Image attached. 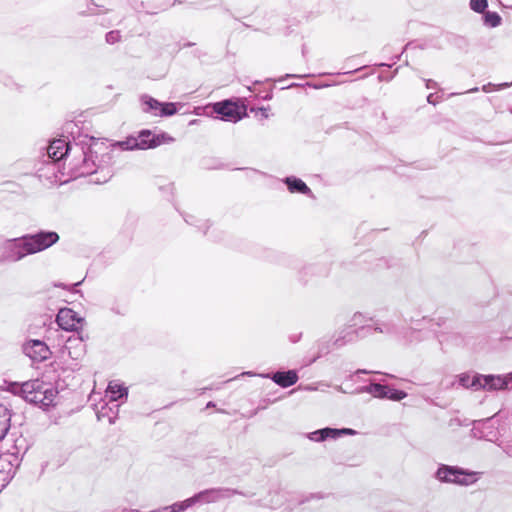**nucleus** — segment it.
Here are the masks:
<instances>
[{"instance_id": "nucleus-7", "label": "nucleus", "mask_w": 512, "mask_h": 512, "mask_svg": "<svg viewBox=\"0 0 512 512\" xmlns=\"http://www.w3.org/2000/svg\"><path fill=\"white\" fill-rule=\"evenodd\" d=\"M364 316L361 313H355L351 319V324L341 329L335 339L332 341L333 347L336 349L354 342L358 338L357 325L363 322Z\"/></svg>"}, {"instance_id": "nucleus-39", "label": "nucleus", "mask_w": 512, "mask_h": 512, "mask_svg": "<svg viewBox=\"0 0 512 512\" xmlns=\"http://www.w3.org/2000/svg\"><path fill=\"white\" fill-rule=\"evenodd\" d=\"M310 74L298 75V74H286L285 78H306L310 77Z\"/></svg>"}, {"instance_id": "nucleus-44", "label": "nucleus", "mask_w": 512, "mask_h": 512, "mask_svg": "<svg viewBox=\"0 0 512 512\" xmlns=\"http://www.w3.org/2000/svg\"><path fill=\"white\" fill-rule=\"evenodd\" d=\"M306 86H309V87H313L314 89H319L321 88L322 86L321 85H316V84H312V83H306L305 84Z\"/></svg>"}, {"instance_id": "nucleus-33", "label": "nucleus", "mask_w": 512, "mask_h": 512, "mask_svg": "<svg viewBox=\"0 0 512 512\" xmlns=\"http://www.w3.org/2000/svg\"><path fill=\"white\" fill-rule=\"evenodd\" d=\"M332 430L335 432V433H332V439H336L342 435H354L356 433L355 430L350 429V428H342V429L332 428Z\"/></svg>"}, {"instance_id": "nucleus-6", "label": "nucleus", "mask_w": 512, "mask_h": 512, "mask_svg": "<svg viewBox=\"0 0 512 512\" xmlns=\"http://www.w3.org/2000/svg\"><path fill=\"white\" fill-rule=\"evenodd\" d=\"M141 101L144 105L143 111L150 113L153 116L168 117L177 113V107L175 103L160 102L149 95H143L141 97Z\"/></svg>"}, {"instance_id": "nucleus-20", "label": "nucleus", "mask_w": 512, "mask_h": 512, "mask_svg": "<svg viewBox=\"0 0 512 512\" xmlns=\"http://www.w3.org/2000/svg\"><path fill=\"white\" fill-rule=\"evenodd\" d=\"M11 413L3 404H0V440H2L10 429Z\"/></svg>"}, {"instance_id": "nucleus-51", "label": "nucleus", "mask_w": 512, "mask_h": 512, "mask_svg": "<svg viewBox=\"0 0 512 512\" xmlns=\"http://www.w3.org/2000/svg\"><path fill=\"white\" fill-rule=\"evenodd\" d=\"M131 512H133V511H131ZM134 512H139V511H137V510H136V511H134Z\"/></svg>"}, {"instance_id": "nucleus-19", "label": "nucleus", "mask_w": 512, "mask_h": 512, "mask_svg": "<svg viewBox=\"0 0 512 512\" xmlns=\"http://www.w3.org/2000/svg\"><path fill=\"white\" fill-rule=\"evenodd\" d=\"M481 379L482 374H475L473 377L468 373H462L457 376V382L464 388H470L472 390H481Z\"/></svg>"}, {"instance_id": "nucleus-5", "label": "nucleus", "mask_w": 512, "mask_h": 512, "mask_svg": "<svg viewBox=\"0 0 512 512\" xmlns=\"http://www.w3.org/2000/svg\"><path fill=\"white\" fill-rule=\"evenodd\" d=\"M21 462L22 456L18 451L6 452L0 455V492L13 479Z\"/></svg>"}, {"instance_id": "nucleus-35", "label": "nucleus", "mask_w": 512, "mask_h": 512, "mask_svg": "<svg viewBox=\"0 0 512 512\" xmlns=\"http://www.w3.org/2000/svg\"><path fill=\"white\" fill-rule=\"evenodd\" d=\"M106 42L109 44L117 43L120 40V32L119 31H110L106 34Z\"/></svg>"}, {"instance_id": "nucleus-23", "label": "nucleus", "mask_w": 512, "mask_h": 512, "mask_svg": "<svg viewBox=\"0 0 512 512\" xmlns=\"http://www.w3.org/2000/svg\"><path fill=\"white\" fill-rule=\"evenodd\" d=\"M204 113L212 117L214 114H217V118L224 120V101L206 105L204 107Z\"/></svg>"}, {"instance_id": "nucleus-15", "label": "nucleus", "mask_w": 512, "mask_h": 512, "mask_svg": "<svg viewBox=\"0 0 512 512\" xmlns=\"http://www.w3.org/2000/svg\"><path fill=\"white\" fill-rule=\"evenodd\" d=\"M245 116H247V110L243 103L226 100V122L236 123Z\"/></svg>"}, {"instance_id": "nucleus-46", "label": "nucleus", "mask_w": 512, "mask_h": 512, "mask_svg": "<svg viewBox=\"0 0 512 512\" xmlns=\"http://www.w3.org/2000/svg\"><path fill=\"white\" fill-rule=\"evenodd\" d=\"M479 90L478 87H474V88H471L467 91V93H474V92H477Z\"/></svg>"}, {"instance_id": "nucleus-26", "label": "nucleus", "mask_w": 512, "mask_h": 512, "mask_svg": "<svg viewBox=\"0 0 512 512\" xmlns=\"http://www.w3.org/2000/svg\"><path fill=\"white\" fill-rule=\"evenodd\" d=\"M501 16L497 12L486 11L484 13V24L491 28L498 27L501 24Z\"/></svg>"}, {"instance_id": "nucleus-9", "label": "nucleus", "mask_w": 512, "mask_h": 512, "mask_svg": "<svg viewBox=\"0 0 512 512\" xmlns=\"http://www.w3.org/2000/svg\"><path fill=\"white\" fill-rule=\"evenodd\" d=\"M223 490L221 488H212L203 490L194 496L184 500L186 507L190 508L195 505H204L220 501L223 498Z\"/></svg>"}, {"instance_id": "nucleus-37", "label": "nucleus", "mask_w": 512, "mask_h": 512, "mask_svg": "<svg viewBox=\"0 0 512 512\" xmlns=\"http://www.w3.org/2000/svg\"><path fill=\"white\" fill-rule=\"evenodd\" d=\"M498 2L504 8H512V0H498Z\"/></svg>"}, {"instance_id": "nucleus-40", "label": "nucleus", "mask_w": 512, "mask_h": 512, "mask_svg": "<svg viewBox=\"0 0 512 512\" xmlns=\"http://www.w3.org/2000/svg\"><path fill=\"white\" fill-rule=\"evenodd\" d=\"M434 96H435V95H434V94H432V93H431V94H429V95L427 96V101H428V103L433 104V105H435V104H436V100H435Z\"/></svg>"}, {"instance_id": "nucleus-28", "label": "nucleus", "mask_w": 512, "mask_h": 512, "mask_svg": "<svg viewBox=\"0 0 512 512\" xmlns=\"http://www.w3.org/2000/svg\"><path fill=\"white\" fill-rule=\"evenodd\" d=\"M407 397V393L403 390H398L394 388H390L388 386V392L386 394V398L393 401H400Z\"/></svg>"}, {"instance_id": "nucleus-36", "label": "nucleus", "mask_w": 512, "mask_h": 512, "mask_svg": "<svg viewBox=\"0 0 512 512\" xmlns=\"http://www.w3.org/2000/svg\"><path fill=\"white\" fill-rule=\"evenodd\" d=\"M503 451L510 457H512V443H507L502 446Z\"/></svg>"}, {"instance_id": "nucleus-12", "label": "nucleus", "mask_w": 512, "mask_h": 512, "mask_svg": "<svg viewBox=\"0 0 512 512\" xmlns=\"http://www.w3.org/2000/svg\"><path fill=\"white\" fill-rule=\"evenodd\" d=\"M510 380L511 377H502L500 375H482L481 390H504L508 387Z\"/></svg>"}, {"instance_id": "nucleus-34", "label": "nucleus", "mask_w": 512, "mask_h": 512, "mask_svg": "<svg viewBox=\"0 0 512 512\" xmlns=\"http://www.w3.org/2000/svg\"><path fill=\"white\" fill-rule=\"evenodd\" d=\"M22 389H24V383L21 385L18 383H11L8 388V390L12 392L14 395L21 396L24 399V392L22 391Z\"/></svg>"}, {"instance_id": "nucleus-29", "label": "nucleus", "mask_w": 512, "mask_h": 512, "mask_svg": "<svg viewBox=\"0 0 512 512\" xmlns=\"http://www.w3.org/2000/svg\"><path fill=\"white\" fill-rule=\"evenodd\" d=\"M173 141H174V138L172 136L163 132V133L155 135L152 145H153V148H155L161 144L172 143Z\"/></svg>"}, {"instance_id": "nucleus-50", "label": "nucleus", "mask_w": 512, "mask_h": 512, "mask_svg": "<svg viewBox=\"0 0 512 512\" xmlns=\"http://www.w3.org/2000/svg\"><path fill=\"white\" fill-rule=\"evenodd\" d=\"M357 71H358V69H354V72H357ZM349 73H353V71H350Z\"/></svg>"}, {"instance_id": "nucleus-10", "label": "nucleus", "mask_w": 512, "mask_h": 512, "mask_svg": "<svg viewBox=\"0 0 512 512\" xmlns=\"http://www.w3.org/2000/svg\"><path fill=\"white\" fill-rule=\"evenodd\" d=\"M23 351L29 358L36 362L47 360L51 355L49 347L45 342L40 340H31L27 342L23 346Z\"/></svg>"}, {"instance_id": "nucleus-45", "label": "nucleus", "mask_w": 512, "mask_h": 512, "mask_svg": "<svg viewBox=\"0 0 512 512\" xmlns=\"http://www.w3.org/2000/svg\"><path fill=\"white\" fill-rule=\"evenodd\" d=\"M356 373H363V374H370V373H374L373 371H368V370H365V369H359L356 371Z\"/></svg>"}, {"instance_id": "nucleus-13", "label": "nucleus", "mask_w": 512, "mask_h": 512, "mask_svg": "<svg viewBox=\"0 0 512 512\" xmlns=\"http://www.w3.org/2000/svg\"><path fill=\"white\" fill-rule=\"evenodd\" d=\"M372 329L376 333H381L391 337L399 336V328L393 319L376 320L371 326H361L360 329Z\"/></svg>"}, {"instance_id": "nucleus-25", "label": "nucleus", "mask_w": 512, "mask_h": 512, "mask_svg": "<svg viewBox=\"0 0 512 512\" xmlns=\"http://www.w3.org/2000/svg\"><path fill=\"white\" fill-rule=\"evenodd\" d=\"M332 341L333 340H328V339H324L323 338V339H320L317 342V356H316V358H319V357H322L324 355H327L333 349H336L335 347H333Z\"/></svg>"}, {"instance_id": "nucleus-3", "label": "nucleus", "mask_w": 512, "mask_h": 512, "mask_svg": "<svg viewBox=\"0 0 512 512\" xmlns=\"http://www.w3.org/2000/svg\"><path fill=\"white\" fill-rule=\"evenodd\" d=\"M22 391L24 392L25 401L39 405L42 408L52 405L58 393L56 389L39 379L25 382Z\"/></svg>"}, {"instance_id": "nucleus-16", "label": "nucleus", "mask_w": 512, "mask_h": 512, "mask_svg": "<svg viewBox=\"0 0 512 512\" xmlns=\"http://www.w3.org/2000/svg\"><path fill=\"white\" fill-rule=\"evenodd\" d=\"M290 193H299L314 198V194L306 183L295 176H288L283 179Z\"/></svg>"}, {"instance_id": "nucleus-2", "label": "nucleus", "mask_w": 512, "mask_h": 512, "mask_svg": "<svg viewBox=\"0 0 512 512\" xmlns=\"http://www.w3.org/2000/svg\"><path fill=\"white\" fill-rule=\"evenodd\" d=\"M59 240L54 231L41 230L34 234H26L20 238L9 240L5 246V259L11 262L48 249Z\"/></svg>"}, {"instance_id": "nucleus-17", "label": "nucleus", "mask_w": 512, "mask_h": 512, "mask_svg": "<svg viewBox=\"0 0 512 512\" xmlns=\"http://www.w3.org/2000/svg\"><path fill=\"white\" fill-rule=\"evenodd\" d=\"M128 396V388L117 381H111L106 390V397H109V403H115L119 400H126Z\"/></svg>"}, {"instance_id": "nucleus-31", "label": "nucleus", "mask_w": 512, "mask_h": 512, "mask_svg": "<svg viewBox=\"0 0 512 512\" xmlns=\"http://www.w3.org/2000/svg\"><path fill=\"white\" fill-rule=\"evenodd\" d=\"M185 505V501L177 502L171 506L163 508V512H184L188 509Z\"/></svg>"}, {"instance_id": "nucleus-8", "label": "nucleus", "mask_w": 512, "mask_h": 512, "mask_svg": "<svg viewBox=\"0 0 512 512\" xmlns=\"http://www.w3.org/2000/svg\"><path fill=\"white\" fill-rule=\"evenodd\" d=\"M407 323L413 324L415 323V327H409L405 329L404 331L399 330V336L397 337L400 341H402L404 344H413V343H419L422 341L421 338V326L422 323H430L431 320L427 317H422L419 320H414L412 317L409 319H406Z\"/></svg>"}, {"instance_id": "nucleus-41", "label": "nucleus", "mask_w": 512, "mask_h": 512, "mask_svg": "<svg viewBox=\"0 0 512 512\" xmlns=\"http://www.w3.org/2000/svg\"><path fill=\"white\" fill-rule=\"evenodd\" d=\"M259 110H260V112L262 114V117L268 118L269 115H268V109L267 108L262 107Z\"/></svg>"}, {"instance_id": "nucleus-48", "label": "nucleus", "mask_w": 512, "mask_h": 512, "mask_svg": "<svg viewBox=\"0 0 512 512\" xmlns=\"http://www.w3.org/2000/svg\"><path fill=\"white\" fill-rule=\"evenodd\" d=\"M214 406H215V404L212 401H210L207 403L206 408H210V407H214Z\"/></svg>"}, {"instance_id": "nucleus-14", "label": "nucleus", "mask_w": 512, "mask_h": 512, "mask_svg": "<svg viewBox=\"0 0 512 512\" xmlns=\"http://www.w3.org/2000/svg\"><path fill=\"white\" fill-rule=\"evenodd\" d=\"M263 377L271 378V380L282 388H287L294 385L298 381V375L295 370L277 371L270 375H263Z\"/></svg>"}, {"instance_id": "nucleus-1", "label": "nucleus", "mask_w": 512, "mask_h": 512, "mask_svg": "<svg viewBox=\"0 0 512 512\" xmlns=\"http://www.w3.org/2000/svg\"><path fill=\"white\" fill-rule=\"evenodd\" d=\"M94 139L84 136L79 142L70 143L64 139H55L50 142L47 148L48 157L53 161H60L63 158L71 159V165L78 175H88L96 172L94 153L91 149V142Z\"/></svg>"}, {"instance_id": "nucleus-11", "label": "nucleus", "mask_w": 512, "mask_h": 512, "mask_svg": "<svg viewBox=\"0 0 512 512\" xmlns=\"http://www.w3.org/2000/svg\"><path fill=\"white\" fill-rule=\"evenodd\" d=\"M56 322L63 330L73 331L81 326L82 319L72 309L63 308L59 310L56 316Z\"/></svg>"}, {"instance_id": "nucleus-22", "label": "nucleus", "mask_w": 512, "mask_h": 512, "mask_svg": "<svg viewBox=\"0 0 512 512\" xmlns=\"http://www.w3.org/2000/svg\"><path fill=\"white\" fill-rule=\"evenodd\" d=\"M155 138V134H153L150 130H142L138 136V147L141 150H146L153 148L152 142Z\"/></svg>"}, {"instance_id": "nucleus-32", "label": "nucleus", "mask_w": 512, "mask_h": 512, "mask_svg": "<svg viewBox=\"0 0 512 512\" xmlns=\"http://www.w3.org/2000/svg\"><path fill=\"white\" fill-rule=\"evenodd\" d=\"M509 83H501V84H492V83H487L485 85L482 86L481 90L485 93H489L491 92L492 90H501V89H504V88H507L509 87Z\"/></svg>"}, {"instance_id": "nucleus-43", "label": "nucleus", "mask_w": 512, "mask_h": 512, "mask_svg": "<svg viewBox=\"0 0 512 512\" xmlns=\"http://www.w3.org/2000/svg\"><path fill=\"white\" fill-rule=\"evenodd\" d=\"M300 86H304L303 84H298V83H292L286 87H284L283 89H289V88H292V87H300Z\"/></svg>"}, {"instance_id": "nucleus-38", "label": "nucleus", "mask_w": 512, "mask_h": 512, "mask_svg": "<svg viewBox=\"0 0 512 512\" xmlns=\"http://www.w3.org/2000/svg\"><path fill=\"white\" fill-rule=\"evenodd\" d=\"M425 83L427 89H435L437 86V83L431 79L425 80Z\"/></svg>"}, {"instance_id": "nucleus-24", "label": "nucleus", "mask_w": 512, "mask_h": 512, "mask_svg": "<svg viewBox=\"0 0 512 512\" xmlns=\"http://www.w3.org/2000/svg\"><path fill=\"white\" fill-rule=\"evenodd\" d=\"M332 433H335L332 430V428L326 427V428L319 429V430H316V431H313V432L309 433L308 434V438L311 441L321 442V441H324V440H326L328 438H332Z\"/></svg>"}, {"instance_id": "nucleus-27", "label": "nucleus", "mask_w": 512, "mask_h": 512, "mask_svg": "<svg viewBox=\"0 0 512 512\" xmlns=\"http://www.w3.org/2000/svg\"><path fill=\"white\" fill-rule=\"evenodd\" d=\"M118 146L122 150H134L139 149L137 137H128L126 140L118 142Z\"/></svg>"}, {"instance_id": "nucleus-49", "label": "nucleus", "mask_w": 512, "mask_h": 512, "mask_svg": "<svg viewBox=\"0 0 512 512\" xmlns=\"http://www.w3.org/2000/svg\"><path fill=\"white\" fill-rule=\"evenodd\" d=\"M379 66H387V64L381 63ZM388 67H391V65H388Z\"/></svg>"}, {"instance_id": "nucleus-42", "label": "nucleus", "mask_w": 512, "mask_h": 512, "mask_svg": "<svg viewBox=\"0 0 512 512\" xmlns=\"http://www.w3.org/2000/svg\"><path fill=\"white\" fill-rule=\"evenodd\" d=\"M225 493H226V499H227V498H230V497H231V495L235 494V493H236V491H234V490H230V489H226V490H225Z\"/></svg>"}, {"instance_id": "nucleus-4", "label": "nucleus", "mask_w": 512, "mask_h": 512, "mask_svg": "<svg viewBox=\"0 0 512 512\" xmlns=\"http://www.w3.org/2000/svg\"><path fill=\"white\" fill-rule=\"evenodd\" d=\"M478 473L459 466L440 464L434 473V478L440 483L470 486L477 480Z\"/></svg>"}, {"instance_id": "nucleus-47", "label": "nucleus", "mask_w": 512, "mask_h": 512, "mask_svg": "<svg viewBox=\"0 0 512 512\" xmlns=\"http://www.w3.org/2000/svg\"><path fill=\"white\" fill-rule=\"evenodd\" d=\"M181 3H182V0H174L172 3V6H175V5L181 4Z\"/></svg>"}, {"instance_id": "nucleus-18", "label": "nucleus", "mask_w": 512, "mask_h": 512, "mask_svg": "<svg viewBox=\"0 0 512 512\" xmlns=\"http://www.w3.org/2000/svg\"><path fill=\"white\" fill-rule=\"evenodd\" d=\"M111 404H112V406H110L109 403H104L103 405H101V407L98 409V411L96 413L97 418L99 420H101L103 418H107L109 424L115 423V421L118 417V412H119V404H116V403H111Z\"/></svg>"}, {"instance_id": "nucleus-21", "label": "nucleus", "mask_w": 512, "mask_h": 512, "mask_svg": "<svg viewBox=\"0 0 512 512\" xmlns=\"http://www.w3.org/2000/svg\"><path fill=\"white\" fill-rule=\"evenodd\" d=\"M360 391L369 393L375 398L385 399L388 392V386L379 383H370L369 385L362 387Z\"/></svg>"}, {"instance_id": "nucleus-30", "label": "nucleus", "mask_w": 512, "mask_h": 512, "mask_svg": "<svg viewBox=\"0 0 512 512\" xmlns=\"http://www.w3.org/2000/svg\"><path fill=\"white\" fill-rule=\"evenodd\" d=\"M487 6H488L487 0H471L470 1V8L474 12H477V13L485 12Z\"/></svg>"}]
</instances>
